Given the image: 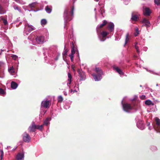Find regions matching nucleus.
<instances>
[{
	"mask_svg": "<svg viewBox=\"0 0 160 160\" xmlns=\"http://www.w3.org/2000/svg\"><path fill=\"white\" fill-rule=\"evenodd\" d=\"M11 57L13 59L15 60H16L18 58V56L15 55H12L11 56Z\"/></svg>",
	"mask_w": 160,
	"mask_h": 160,
	"instance_id": "37",
	"label": "nucleus"
},
{
	"mask_svg": "<svg viewBox=\"0 0 160 160\" xmlns=\"http://www.w3.org/2000/svg\"><path fill=\"white\" fill-rule=\"evenodd\" d=\"M3 65V63L0 61V68Z\"/></svg>",
	"mask_w": 160,
	"mask_h": 160,
	"instance_id": "43",
	"label": "nucleus"
},
{
	"mask_svg": "<svg viewBox=\"0 0 160 160\" xmlns=\"http://www.w3.org/2000/svg\"><path fill=\"white\" fill-rule=\"evenodd\" d=\"M77 72L79 75V76L80 77V80H84L86 78L85 72L79 69H78Z\"/></svg>",
	"mask_w": 160,
	"mask_h": 160,
	"instance_id": "9",
	"label": "nucleus"
},
{
	"mask_svg": "<svg viewBox=\"0 0 160 160\" xmlns=\"http://www.w3.org/2000/svg\"><path fill=\"white\" fill-rule=\"evenodd\" d=\"M154 2L158 5H160V0H154Z\"/></svg>",
	"mask_w": 160,
	"mask_h": 160,
	"instance_id": "35",
	"label": "nucleus"
},
{
	"mask_svg": "<svg viewBox=\"0 0 160 160\" xmlns=\"http://www.w3.org/2000/svg\"><path fill=\"white\" fill-rule=\"evenodd\" d=\"M107 29H108L110 32H112L114 30V24L112 22H108L107 24Z\"/></svg>",
	"mask_w": 160,
	"mask_h": 160,
	"instance_id": "8",
	"label": "nucleus"
},
{
	"mask_svg": "<svg viewBox=\"0 0 160 160\" xmlns=\"http://www.w3.org/2000/svg\"><path fill=\"white\" fill-rule=\"evenodd\" d=\"M95 71L97 73V74L93 73L92 74V75L95 81H98L102 78L101 75L102 74V72L101 69L98 68H95Z\"/></svg>",
	"mask_w": 160,
	"mask_h": 160,
	"instance_id": "2",
	"label": "nucleus"
},
{
	"mask_svg": "<svg viewBox=\"0 0 160 160\" xmlns=\"http://www.w3.org/2000/svg\"><path fill=\"white\" fill-rule=\"evenodd\" d=\"M129 34L128 33L127 34L126 37V39H125V43L124 44V46H125V45L127 44V42L129 41Z\"/></svg>",
	"mask_w": 160,
	"mask_h": 160,
	"instance_id": "24",
	"label": "nucleus"
},
{
	"mask_svg": "<svg viewBox=\"0 0 160 160\" xmlns=\"http://www.w3.org/2000/svg\"><path fill=\"white\" fill-rule=\"evenodd\" d=\"M108 24V22L106 20H104L102 23L101 24L100 26L97 28V31H98V29L99 28H103L104 26Z\"/></svg>",
	"mask_w": 160,
	"mask_h": 160,
	"instance_id": "15",
	"label": "nucleus"
},
{
	"mask_svg": "<svg viewBox=\"0 0 160 160\" xmlns=\"http://www.w3.org/2000/svg\"><path fill=\"white\" fill-rule=\"evenodd\" d=\"M37 3L36 2H33L31 4H29V6L31 8H35L37 4Z\"/></svg>",
	"mask_w": 160,
	"mask_h": 160,
	"instance_id": "33",
	"label": "nucleus"
},
{
	"mask_svg": "<svg viewBox=\"0 0 160 160\" xmlns=\"http://www.w3.org/2000/svg\"><path fill=\"white\" fill-rule=\"evenodd\" d=\"M43 125H36L34 122H32V125L29 127L28 130L29 132H34L36 129L42 130L43 128Z\"/></svg>",
	"mask_w": 160,
	"mask_h": 160,
	"instance_id": "3",
	"label": "nucleus"
},
{
	"mask_svg": "<svg viewBox=\"0 0 160 160\" xmlns=\"http://www.w3.org/2000/svg\"><path fill=\"white\" fill-rule=\"evenodd\" d=\"M49 123V119L48 118L44 121L43 125L47 126Z\"/></svg>",
	"mask_w": 160,
	"mask_h": 160,
	"instance_id": "31",
	"label": "nucleus"
},
{
	"mask_svg": "<svg viewBox=\"0 0 160 160\" xmlns=\"http://www.w3.org/2000/svg\"><path fill=\"white\" fill-rule=\"evenodd\" d=\"M138 44V43L137 42H135L134 43L135 46H137V45Z\"/></svg>",
	"mask_w": 160,
	"mask_h": 160,
	"instance_id": "45",
	"label": "nucleus"
},
{
	"mask_svg": "<svg viewBox=\"0 0 160 160\" xmlns=\"http://www.w3.org/2000/svg\"><path fill=\"white\" fill-rule=\"evenodd\" d=\"M73 55L72 54H70L69 55V56L72 62L73 61Z\"/></svg>",
	"mask_w": 160,
	"mask_h": 160,
	"instance_id": "38",
	"label": "nucleus"
},
{
	"mask_svg": "<svg viewBox=\"0 0 160 160\" xmlns=\"http://www.w3.org/2000/svg\"><path fill=\"white\" fill-rule=\"evenodd\" d=\"M18 84L12 81L11 83V88L12 89H16L18 86Z\"/></svg>",
	"mask_w": 160,
	"mask_h": 160,
	"instance_id": "17",
	"label": "nucleus"
},
{
	"mask_svg": "<svg viewBox=\"0 0 160 160\" xmlns=\"http://www.w3.org/2000/svg\"><path fill=\"white\" fill-rule=\"evenodd\" d=\"M58 102L61 103L63 100V98L61 96H59L58 98Z\"/></svg>",
	"mask_w": 160,
	"mask_h": 160,
	"instance_id": "29",
	"label": "nucleus"
},
{
	"mask_svg": "<svg viewBox=\"0 0 160 160\" xmlns=\"http://www.w3.org/2000/svg\"><path fill=\"white\" fill-rule=\"evenodd\" d=\"M122 107L123 110L126 112H129L130 110L132 109V107L128 103H125L122 104Z\"/></svg>",
	"mask_w": 160,
	"mask_h": 160,
	"instance_id": "5",
	"label": "nucleus"
},
{
	"mask_svg": "<svg viewBox=\"0 0 160 160\" xmlns=\"http://www.w3.org/2000/svg\"><path fill=\"white\" fill-rule=\"evenodd\" d=\"M151 13V11L149 8L145 7L143 11V14L145 16H149Z\"/></svg>",
	"mask_w": 160,
	"mask_h": 160,
	"instance_id": "13",
	"label": "nucleus"
},
{
	"mask_svg": "<svg viewBox=\"0 0 160 160\" xmlns=\"http://www.w3.org/2000/svg\"><path fill=\"white\" fill-rule=\"evenodd\" d=\"M145 98V96L144 95H142L141 97V98L142 99H144Z\"/></svg>",
	"mask_w": 160,
	"mask_h": 160,
	"instance_id": "42",
	"label": "nucleus"
},
{
	"mask_svg": "<svg viewBox=\"0 0 160 160\" xmlns=\"http://www.w3.org/2000/svg\"><path fill=\"white\" fill-rule=\"evenodd\" d=\"M2 20L3 21V22L5 25H6L8 24V22L6 20L2 19Z\"/></svg>",
	"mask_w": 160,
	"mask_h": 160,
	"instance_id": "39",
	"label": "nucleus"
},
{
	"mask_svg": "<svg viewBox=\"0 0 160 160\" xmlns=\"http://www.w3.org/2000/svg\"><path fill=\"white\" fill-rule=\"evenodd\" d=\"M156 124L154 125V127L157 132H160V120L157 117L155 118Z\"/></svg>",
	"mask_w": 160,
	"mask_h": 160,
	"instance_id": "4",
	"label": "nucleus"
},
{
	"mask_svg": "<svg viewBox=\"0 0 160 160\" xmlns=\"http://www.w3.org/2000/svg\"><path fill=\"white\" fill-rule=\"evenodd\" d=\"M8 71L11 73H15L14 69L13 67H11L8 69Z\"/></svg>",
	"mask_w": 160,
	"mask_h": 160,
	"instance_id": "27",
	"label": "nucleus"
},
{
	"mask_svg": "<svg viewBox=\"0 0 160 160\" xmlns=\"http://www.w3.org/2000/svg\"><path fill=\"white\" fill-rule=\"evenodd\" d=\"M158 86V84H156V86Z\"/></svg>",
	"mask_w": 160,
	"mask_h": 160,
	"instance_id": "48",
	"label": "nucleus"
},
{
	"mask_svg": "<svg viewBox=\"0 0 160 160\" xmlns=\"http://www.w3.org/2000/svg\"><path fill=\"white\" fill-rule=\"evenodd\" d=\"M5 93V91L2 88H0V94L3 95Z\"/></svg>",
	"mask_w": 160,
	"mask_h": 160,
	"instance_id": "34",
	"label": "nucleus"
},
{
	"mask_svg": "<svg viewBox=\"0 0 160 160\" xmlns=\"http://www.w3.org/2000/svg\"><path fill=\"white\" fill-rule=\"evenodd\" d=\"M135 47L136 50L137 52L138 53V54H139V50L138 47L136 45V46H135Z\"/></svg>",
	"mask_w": 160,
	"mask_h": 160,
	"instance_id": "40",
	"label": "nucleus"
},
{
	"mask_svg": "<svg viewBox=\"0 0 160 160\" xmlns=\"http://www.w3.org/2000/svg\"><path fill=\"white\" fill-rule=\"evenodd\" d=\"M68 80L69 81V84H70L71 83V82L72 81V76L70 73L68 72Z\"/></svg>",
	"mask_w": 160,
	"mask_h": 160,
	"instance_id": "23",
	"label": "nucleus"
},
{
	"mask_svg": "<svg viewBox=\"0 0 160 160\" xmlns=\"http://www.w3.org/2000/svg\"><path fill=\"white\" fill-rule=\"evenodd\" d=\"M36 41L37 44H41L45 42L44 37L41 36H37L36 38Z\"/></svg>",
	"mask_w": 160,
	"mask_h": 160,
	"instance_id": "6",
	"label": "nucleus"
},
{
	"mask_svg": "<svg viewBox=\"0 0 160 160\" xmlns=\"http://www.w3.org/2000/svg\"><path fill=\"white\" fill-rule=\"evenodd\" d=\"M106 40V38H103V37H102V38L101 39L100 41H104Z\"/></svg>",
	"mask_w": 160,
	"mask_h": 160,
	"instance_id": "41",
	"label": "nucleus"
},
{
	"mask_svg": "<svg viewBox=\"0 0 160 160\" xmlns=\"http://www.w3.org/2000/svg\"><path fill=\"white\" fill-rule=\"evenodd\" d=\"M75 91H73V90H71V92H74Z\"/></svg>",
	"mask_w": 160,
	"mask_h": 160,
	"instance_id": "46",
	"label": "nucleus"
},
{
	"mask_svg": "<svg viewBox=\"0 0 160 160\" xmlns=\"http://www.w3.org/2000/svg\"><path fill=\"white\" fill-rule=\"evenodd\" d=\"M45 10L48 13H50L52 11V7L50 6H47L45 8Z\"/></svg>",
	"mask_w": 160,
	"mask_h": 160,
	"instance_id": "16",
	"label": "nucleus"
},
{
	"mask_svg": "<svg viewBox=\"0 0 160 160\" xmlns=\"http://www.w3.org/2000/svg\"><path fill=\"white\" fill-rule=\"evenodd\" d=\"M75 51L74 48V47L73 46L72 48L71 49V54H74L75 53Z\"/></svg>",
	"mask_w": 160,
	"mask_h": 160,
	"instance_id": "36",
	"label": "nucleus"
},
{
	"mask_svg": "<svg viewBox=\"0 0 160 160\" xmlns=\"http://www.w3.org/2000/svg\"><path fill=\"white\" fill-rule=\"evenodd\" d=\"M145 104L147 105H152V106H153L154 105V103L152 102L150 100H148L145 101Z\"/></svg>",
	"mask_w": 160,
	"mask_h": 160,
	"instance_id": "21",
	"label": "nucleus"
},
{
	"mask_svg": "<svg viewBox=\"0 0 160 160\" xmlns=\"http://www.w3.org/2000/svg\"><path fill=\"white\" fill-rule=\"evenodd\" d=\"M74 10V6L72 7L70 13L69 12L68 9L65 10L64 13V16L66 22H68L72 19L73 15Z\"/></svg>",
	"mask_w": 160,
	"mask_h": 160,
	"instance_id": "1",
	"label": "nucleus"
},
{
	"mask_svg": "<svg viewBox=\"0 0 160 160\" xmlns=\"http://www.w3.org/2000/svg\"><path fill=\"white\" fill-rule=\"evenodd\" d=\"M13 8L15 10H17L19 12H21V8L18 7L17 5H15L13 6Z\"/></svg>",
	"mask_w": 160,
	"mask_h": 160,
	"instance_id": "26",
	"label": "nucleus"
},
{
	"mask_svg": "<svg viewBox=\"0 0 160 160\" xmlns=\"http://www.w3.org/2000/svg\"><path fill=\"white\" fill-rule=\"evenodd\" d=\"M99 0H95V1L97 2H98L99 1Z\"/></svg>",
	"mask_w": 160,
	"mask_h": 160,
	"instance_id": "47",
	"label": "nucleus"
},
{
	"mask_svg": "<svg viewBox=\"0 0 160 160\" xmlns=\"http://www.w3.org/2000/svg\"><path fill=\"white\" fill-rule=\"evenodd\" d=\"M131 19L132 21H137L138 20L139 18L138 14L137 12H133L131 14Z\"/></svg>",
	"mask_w": 160,
	"mask_h": 160,
	"instance_id": "10",
	"label": "nucleus"
},
{
	"mask_svg": "<svg viewBox=\"0 0 160 160\" xmlns=\"http://www.w3.org/2000/svg\"><path fill=\"white\" fill-rule=\"evenodd\" d=\"M68 51V49H64V51L62 53L63 58H66Z\"/></svg>",
	"mask_w": 160,
	"mask_h": 160,
	"instance_id": "22",
	"label": "nucleus"
},
{
	"mask_svg": "<svg viewBox=\"0 0 160 160\" xmlns=\"http://www.w3.org/2000/svg\"><path fill=\"white\" fill-rule=\"evenodd\" d=\"M25 26L27 28V29L28 32H31L33 30V29L32 26L28 24H27Z\"/></svg>",
	"mask_w": 160,
	"mask_h": 160,
	"instance_id": "19",
	"label": "nucleus"
},
{
	"mask_svg": "<svg viewBox=\"0 0 160 160\" xmlns=\"http://www.w3.org/2000/svg\"><path fill=\"white\" fill-rule=\"evenodd\" d=\"M72 68L73 71L75 72V67H72Z\"/></svg>",
	"mask_w": 160,
	"mask_h": 160,
	"instance_id": "44",
	"label": "nucleus"
},
{
	"mask_svg": "<svg viewBox=\"0 0 160 160\" xmlns=\"http://www.w3.org/2000/svg\"><path fill=\"white\" fill-rule=\"evenodd\" d=\"M41 24L42 25H45L47 24V21L45 19H42L41 20Z\"/></svg>",
	"mask_w": 160,
	"mask_h": 160,
	"instance_id": "28",
	"label": "nucleus"
},
{
	"mask_svg": "<svg viewBox=\"0 0 160 160\" xmlns=\"http://www.w3.org/2000/svg\"><path fill=\"white\" fill-rule=\"evenodd\" d=\"M31 139L29 135L27 132H25L23 135V140L25 142H30Z\"/></svg>",
	"mask_w": 160,
	"mask_h": 160,
	"instance_id": "7",
	"label": "nucleus"
},
{
	"mask_svg": "<svg viewBox=\"0 0 160 160\" xmlns=\"http://www.w3.org/2000/svg\"><path fill=\"white\" fill-rule=\"evenodd\" d=\"M142 22L144 24L145 26L147 28L150 27V22L147 19L145 18H143L142 21Z\"/></svg>",
	"mask_w": 160,
	"mask_h": 160,
	"instance_id": "12",
	"label": "nucleus"
},
{
	"mask_svg": "<svg viewBox=\"0 0 160 160\" xmlns=\"http://www.w3.org/2000/svg\"><path fill=\"white\" fill-rule=\"evenodd\" d=\"M113 68L114 70H115L120 75H123L124 74V73L118 67L114 66L113 67Z\"/></svg>",
	"mask_w": 160,
	"mask_h": 160,
	"instance_id": "14",
	"label": "nucleus"
},
{
	"mask_svg": "<svg viewBox=\"0 0 160 160\" xmlns=\"http://www.w3.org/2000/svg\"><path fill=\"white\" fill-rule=\"evenodd\" d=\"M134 57H137L136 56H134Z\"/></svg>",
	"mask_w": 160,
	"mask_h": 160,
	"instance_id": "49",
	"label": "nucleus"
},
{
	"mask_svg": "<svg viewBox=\"0 0 160 160\" xmlns=\"http://www.w3.org/2000/svg\"><path fill=\"white\" fill-rule=\"evenodd\" d=\"M6 12V11L3 9V7L0 4V14H2L5 13Z\"/></svg>",
	"mask_w": 160,
	"mask_h": 160,
	"instance_id": "25",
	"label": "nucleus"
},
{
	"mask_svg": "<svg viewBox=\"0 0 160 160\" xmlns=\"http://www.w3.org/2000/svg\"><path fill=\"white\" fill-rule=\"evenodd\" d=\"M50 102L49 101H42V106L45 108H49L50 106Z\"/></svg>",
	"mask_w": 160,
	"mask_h": 160,
	"instance_id": "11",
	"label": "nucleus"
},
{
	"mask_svg": "<svg viewBox=\"0 0 160 160\" xmlns=\"http://www.w3.org/2000/svg\"><path fill=\"white\" fill-rule=\"evenodd\" d=\"M3 156V152L2 150L0 149V160H2Z\"/></svg>",
	"mask_w": 160,
	"mask_h": 160,
	"instance_id": "30",
	"label": "nucleus"
},
{
	"mask_svg": "<svg viewBox=\"0 0 160 160\" xmlns=\"http://www.w3.org/2000/svg\"><path fill=\"white\" fill-rule=\"evenodd\" d=\"M139 34V31L138 30V28H135V32L134 33V36H137Z\"/></svg>",
	"mask_w": 160,
	"mask_h": 160,
	"instance_id": "32",
	"label": "nucleus"
},
{
	"mask_svg": "<svg viewBox=\"0 0 160 160\" xmlns=\"http://www.w3.org/2000/svg\"><path fill=\"white\" fill-rule=\"evenodd\" d=\"M24 157L23 154L21 153H18L16 156V160H20L22 159Z\"/></svg>",
	"mask_w": 160,
	"mask_h": 160,
	"instance_id": "18",
	"label": "nucleus"
},
{
	"mask_svg": "<svg viewBox=\"0 0 160 160\" xmlns=\"http://www.w3.org/2000/svg\"><path fill=\"white\" fill-rule=\"evenodd\" d=\"M101 34L103 38H105L109 34V32L106 31H103L101 32Z\"/></svg>",
	"mask_w": 160,
	"mask_h": 160,
	"instance_id": "20",
	"label": "nucleus"
}]
</instances>
